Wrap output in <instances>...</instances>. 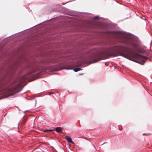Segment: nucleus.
<instances>
[{
  "label": "nucleus",
  "instance_id": "obj_1",
  "mask_svg": "<svg viewBox=\"0 0 152 152\" xmlns=\"http://www.w3.org/2000/svg\"><path fill=\"white\" fill-rule=\"evenodd\" d=\"M107 56H121L130 60L143 65L148 58L137 53L132 52L129 48L123 46H116L111 48L106 53Z\"/></svg>",
  "mask_w": 152,
  "mask_h": 152
},
{
  "label": "nucleus",
  "instance_id": "obj_2",
  "mask_svg": "<svg viewBox=\"0 0 152 152\" xmlns=\"http://www.w3.org/2000/svg\"><path fill=\"white\" fill-rule=\"evenodd\" d=\"M34 72H30L26 75L22 77L20 79V91L21 90L20 89L21 86L23 88L26 84L25 83L26 81L28 80H29V78L33 75V73Z\"/></svg>",
  "mask_w": 152,
  "mask_h": 152
},
{
  "label": "nucleus",
  "instance_id": "obj_3",
  "mask_svg": "<svg viewBox=\"0 0 152 152\" xmlns=\"http://www.w3.org/2000/svg\"><path fill=\"white\" fill-rule=\"evenodd\" d=\"M124 43L128 46H132L134 48H137V45L135 42L130 39H126L124 41Z\"/></svg>",
  "mask_w": 152,
  "mask_h": 152
},
{
  "label": "nucleus",
  "instance_id": "obj_4",
  "mask_svg": "<svg viewBox=\"0 0 152 152\" xmlns=\"http://www.w3.org/2000/svg\"><path fill=\"white\" fill-rule=\"evenodd\" d=\"M99 56V55L98 54L93 55L90 58L91 63H95L100 60L101 59Z\"/></svg>",
  "mask_w": 152,
  "mask_h": 152
},
{
  "label": "nucleus",
  "instance_id": "obj_5",
  "mask_svg": "<svg viewBox=\"0 0 152 152\" xmlns=\"http://www.w3.org/2000/svg\"><path fill=\"white\" fill-rule=\"evenodd\" d=\"M15 85H13V86H14L13 88L12 89V91H13V92H18L19 91V84H18L17 86H16Z\"/></svg>",
  "mask_w": 152,
  "mask_h": 152
},
{
  "label": "nucleus",
  "instance_id": "obj_6",
  "mask_svg": "<svg viewBox=\"0 0 152 152\" xmlns=\"http://www.w3.org/2000/svg\"><path fill=\"white\" fill-rule=\"evenodd\" d=\"M65 138L69 143H70L71 144H73L74 143V142L72 141L71 138L69 137L68 136H65Z\"/></svg>",
  "mask_w": 152,
  "mask_h": 152
},
{
  "label": "nucleus",
  "instance_id": "obj_7",
  "mask_svg": "<svg viewBox=\"0 0 152 152\" xmlns=\"http://www.w3.org/2000/svg\"><path fill=\"white\" fill-rule=\"evenodd\" d=\"M55 130L58 132L61 133L62 132V128L61 127H56Z\"/></svg>",
  "mask_w": 152,
  "mask_h": 152
},
{
  "label": "nucleus",
  "instance_id": "obj_8",
  "mask_svg": "<svg viewBox=\"0 0 152 152\" xmlns=\"http://www.w3.org/2000/svg\"><path fill=\"white\" fill-rule=\"evenodd\" d=\"M27 121V118L26 117H24L23 118V119L22 121V123L21 124V126H23L26 123Z\"/></svg>",
  "mask_w": 152,
  "mask_h": 152
},
{
  "label": "nucleus",
  "instance_id": "obj_9",
  "mask_svg": "<svg viewBox=\"0 0 152 152\" xmlns=\"http://www.w3.org/2000/svg\"><path fill=\"white\" fill-rule=\"evenodd\" d=\"M27 121V118L26 117H24L23 118V119L22 121V123L21 124V126H23L26 123Z\"/></svg>",
  "mask_w": 152,
  "mask_h": 152
},
{
  "label": "nucleus",
  "instance_id": "obj_10",
  "mask_svg": "<svg viewBox=\"0 0 152 152\" xmlns=\"http://www.w3.org/2000/svg\"><path fill=\"white\" fill-rule=\"evenodd\" d=\"M74 71L75 72H77L80 70V68H76L73 69Z\"/></svg>",
  "mask_w": 152,
  "mask_h": 152
},
{
  "label": "nucleus",
  "instance_id": "obj_11",
  "mask_svg": "<svg viewBox=\"0 0 152 152\" xmlns=\"http://www.w3.org/2000/svg\"><path fill=\"white\" fill-rule=\"evenodd\" d=\"M99 18L98 16H96L94 18V19H98Z\"/></svg>",
  "mask_w": 152,
  "mask_h": 152
},
{
  "label": "nucleus",
  "instance_id": "obj_12",
  "mask_svg": "<svg viewBox=\"0 0 152 152\" xmlns=\"http://www.w3.org/2000/svg\"><path fill=\"white\" fill-rule=\"evenodd\" d=\"M143 136H144V135H148V134H143Z\"/></svg>",
  "mask_w": 152,
  "mask_h": 152
},
{
  "label": "nucleus",
  "instance_id": "obj_13",
  "mask_svg": "<svg viewBox=\"0 0 152 152\" xmlns=\"http://www.w3.org/2000/svg\"><path fill=\"white\" fill-rule=\"evenodd\" d=\"M46 131H52V130H51V129H50V130H46Z\"/></svg>",
  "mask_w": 152,
  "mask_h": 152
}]
</instances>
